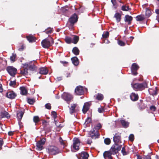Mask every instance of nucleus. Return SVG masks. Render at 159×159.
Returning <instances> with one entry per match:
<instances>
[{
    "mask_svg": "<svg viewBox=\"0 0 159 159\" xmlns=\"http://www.w3.org/2000/svg\"><path fill=\"white\" fill-rule=\"evenodd\" d=\"M121 152L123 156H125L129 154V152L126 151L125 147H122Z\"/></svg>",
    "mask_w": 159,
    "mask_h": 159,
    "instance_id": "ea45409f",
    "label": "nucleus"
},
{
    "mask_svg": "<svg viewBox=\"0 0 159 159\" xmlns=\"http://www.w3.org/2000/svg\"><path fill=\"white\" fill-rule=\"evenodd\" d=\"M27 102L30 104L33 105L34 103L35 102V100L34 98L31 99L29 98H27Z\"/></svg>",
    "mask_w": 159,
    "mask_h": 159,
    "instance_id": "e433bc0d",
    "label": "nucleus"
},
{
    "mask_svg": "<svg viewBox=\"0 0 159 159\" xmlns=\"http://www.w3.org/2000/svg\"><path fill=\"white\" fill-rule=\"evenodd\" d=\"M91 119L90 118L88 117L85 120V123L88 124L91 122Z\"/></svg>",
    "mask_w": 159,
    "mask_h": 159,
    "instance_id": "052dcab7",
    "label": "nucleus"
},
{
    "mask_svg": "<svg viewBox=\"0 0 159 159\" xmlns=\"http://www.w3.org/2000/svg\"><path fill=\"white\" fill-rule=\"evenodd\" d=\"M139 67V66L136 63H133L132 65L131 69L132 75H136L138 74L137 71Z\"/></svg>",
    "mask_w": 159,
    "mask_h": 159,
    "instance_id": "9d476101",
    "label": "nucleus"
},
{
    "mask_svg": "<svg viewBox=\"0 0 159 159\" xmlns=\"http://www.w3.org/2000/svg\"><path fill=\"white\" fill-rule=\"evenodd\" d=\"M51 114L53 116V117L54 119V121L55 122V125L57 126L58 125H57V121L55 120V119L57 118V114L56 112L55 111H52L51 112Z\"/></svg>",
    "mask_w": 159,
    "mask_h": 159,
    "instance_id": "58836bf2",
    "label": "nucleus"
},
{
    "mask_svg": "<svg viewBox=\"0 0 159 159\" xmlns=\"http://www.w3.org/2000/svg\"><path fill=\"white\" fill-rule=\"evenodd\" d=\"M77 106L76 104H74L71 105L70 107V113L72 114L73 113L75 112V108Z\"/></svg>",
    "mask_w": 159,
    "mask_h": 159,
    "instance_id": "c85d7f7f",
    "label": "nucleus"
},
{
    "mask_svg": "<svg viewBox=\"0 0 159 159\" xmlns=\"http://www.w3.org/2000/svg\"><path fill=\"white\" fill-rule=\"evenodd\" d=\"M109 32L107 31L105 32H104L103 34L102 35V37L104 39H106L108 38L109 37Z\"/></svg>",
    "mask_w": 159,
    "mask_h": 159,
    "instance_id": "37998d69",
    "label": "nucleus"
},
{
    "mask_svg": "<svg viewBox=\"0 0 159 159\" xmlns=\"http://www.w3.org/2000/svg\"><path fill=\"white\" fill-rule=\"evenodd\" d=\"M92 143V140L90 139H88L87 140V143L89 144H91Z\"/></svg>",
    "mask_w": 159,
    "mask_h": 159,
    "instance_id": "338daca9",
    "label": "nucleus"
},
{
    "mask_svg": "<svg viewBox=\"0 0 159 159\" xmlns=\"http://www.w3.org/2000/svg\"><path fill=\"white\" fill-rule=\"evenodd\" d=\"M45 31V33L47 34H49L52 33L53 32V30H52V29L50 28V29H47V30H46Z\"/></svg>",
    "mask_w": 159,
    "mask_h": 159,
    "instance_id": "4d7b16f0",
    "label": "nucleus"
},
{
    "mask_svg": "<svg viewBox=\"0 0 159 159\" xmlns=\"http://www.w3.org/2000/svg\"><path fill=\"white\" fill-rule=\"evenodd\" d=\"M104 142L106 145H109L111 143V141L109 138H106L104 139Z\"/></svg>",
    "mask_w": 159,
    "mask_h": 159,
    "instance_id": "49530a36",
    "label": "nucleus"
},
{
    "mask_svg": "<svg viewBox=\"0 0 159 159\" xmlns=\"http://www.w3.org/2000/svg\"><path fill=\"white\" fill-rule=\"evenodd\" d=\"M92 103L90 102H88L85 103L83 106L82 111L84 114H85L89 110Z\"/></svg>",
    "mask_w": 159,
    "mask_h": 159,
    "instance_id": "ddd939ff",
    "label": "nucleus"
},
{
    "mask_svg": "<svg viewBox=\"0 0 159 159\" xmlns=\"http://www.w3.org/2000/svg\"><path fill=\"white\" fill-rule=\"evenodd\" d=\"M143 159H151L150 156L147 155L144 156L143 157Z\"/></svg>",
    "mask_w": 159,
    "mask_h": 159,
    "instance_id": "69168bd1",
    "label": "nucleus"
},
{
    "mask_svg": "<svg viewBox=\"0 0 159 159\" xmlns=\"http://www.w3.org/2000/svg\"><path fill=\"white\" fill-rule=\"evenodd\" d=\"M150 109L153 111H155L156 109V108L154 106H151L150 107Z\"/></svg>",
    "mask_w": 159,
    "mask_h": 159,
    "instance_id": "e2e57ef3",
    "label": "nucleus"
},
{
    "mask_svg": "<svg viewBox=\"0 0 159 159\" xmlns=\"http://www.w3.org/2000/svg\"><path fill=\"white\" fill-rule=\"evenodd\" d=\"M24 112V111H21V110L18 111L17 112V117L19 122V123L22 118Z\"/></svg>",
    "mask_w": 159,
    "mask_h": 159,
    "instance_id": "aec40b11",
    "label": "nucleus"
},
{
    "mask_svg": "<svg viewBox=\"0 0 159 159\" xmlns=\"http://www.w3.org/2000/svg\"><path fill=\"white\" fill-rule=\"evenodd\" d=\"M102 125L100 123H98L93 128L95 130H97V132H98V130L102 128Z\"/></svg>",
    "mask_w": 159,
    "mask_h": 159,
    "instance_id": "79ce46f5",
    "label": "nucleus"
},
{
    "mask_svg": "<svg viewBox=\"0 0 159 159\" xmlns=\"http://www.w3.org/2000/svg\"><path fill=\"white\" fill-rule=\"evenodd\" d=\"M26 65L27 66V67H28L29 70L31 71H34L36 70V67L34 64H26Z\"/></svg>",
    "mask_w": 159,
    "mask_h": 159,
    "instance_id": "bb28decb",
    "label": "nucleus"
},
{
    "mask_svg": "<svg viewBox=\"0 0 159 159\" xmlns=\"http://www.w3.org/2000/svg\"><path fill=\"white\" fill-rule=\"evenodd\" d=\"M118 44L121 46H124L125 45V43L121 40L118 41Z\"/></svg>",
    "mask_w": 159,
    "mask_h": 159,
    "instance_id": "864d4df0",
    "label": "nucleus"
},
{
    "mask_svg": "<svg viewBox=\"0 0 159 159\" xmlns=\"http://www.w3.org/2000/svg\"><path fill=\"white\" fill-rule=\"evenodd\" d=\"M114 143L119 144L121 143V134L117 133L115 134L113 138Z\"/></svg>",
    "mask_w": 159,
    "mask_h": 159,
    "instance_id": "6e6552de",
    "label": "nucleus"
},
{
    "mask_svg": "<svg viewBox=\"0 0 159 159\" xmlns=\"http://www.w3.org/2000/svg\"><path fill=\"white\" fill-rule=\"evenodd\" d=\"M131 99L133 101H137L139 98V96L137 94H136L134 93H132L130 96Z\"/></svg>",
    "mask_w": 159,
    "mask_h": 159,
    "instance_id": "4be33fe9",
    "label": "nucleus"
},
{
    "mask_svg": "<svg viewBox=\"0 0 159 159\" xmlns=\"http://www.w3.org/2000/svg\"><path fill=\"white\" fill-rule=\"evenodd\" d=\"M1 114L2 116V117H6L7 118H10V116H9V113L6 111H5L3 112H1Z\"/></svg>",
    "mask_w": 159,
    "mask_h": 159,
    "instance_id": "c03bdc74",
    "label": "nucleus"
},
{
    "mask_svg": "<svg viewBox=\"0 0 159 159\" xmlns=\"http://www.w3.org/2000/svg\"><path fill=\"white\" fill-rule=\"evenodd\" d=\"M155 13L157 14L156 16V19L159 22V9H157L155 10Z\"/></svg>",
    "mask_w": 159,
    "mask_h": 159,
    "instance_id": "603ef678",
    "label": "nucleus"
},
{
    "mask_svg": "<svg viewBox=\"0 0 159 159\" xmlns=\"http://www.w3.org/2000/svg\"><path fill=\"white\" fill-rule=\"evenodd\" d=\"M65 40L67 44H70L72 43V39L70 37L66 36L65 39Z\"/></svg>",
    "mask_w": 159,
    "mask_h": 159,
    "instance_id": "c9c22d12",
    "label": "nucleus"
},
{
    "mask_svg": "<svg viewBox=\"0 0 159 159\" xmlns=\"http://www.w3.org/2000/svg\"><path fill=\"white\" fill-rule=\"evenodd\" d=\"M89 156V154L87 152H83L80 154L78 158L79 159H88Z\"/></svg>",
    "mask_w": 159,
    "mask_h": 159,
    "instance_id": "2eb2a0df",
    "label": "nucleus"
},
{
    "mask_svg": "<svg viewBox=\"0 0 159 159\" xmlns=\"http://www.w3.org/2000/svg\"><path fill=\"white\" fill-rule=\"evenodd\" d=\"M151 14V12L150 10L149 9H147L146 11L145 12V15L146 16L148 17H149Z\"/></svg>",
    "mask_w": 159,
    "mask_h": 159,
    "instance_id": "09e8293b",
    "label": "nucleus"
},
{
    "mask_svg": "<svg viewBox=\"0 0 159 159\" xmlns=\"http://www.w3.org/2000/svg\"><path fill=\"white\" fill-rule=\"evenodd\" d=\"M121 10L123 11H128L131 10V8L129 7V6L124 5L121 7Z\"/></svg>",
    "mask_w": 159,
    "mask_h": 159,
    "instance_id": "473e14b6",
    "label": "nucleus"
},
{
    "mask_svg": "<svg viewBox=\"0 0 159 159\" xmlns=\"http://www.w3.org/2000/svg\"><path fill=\"white\" fill-rule=\"evenodd\" d=\"M42 124L43 126V128L44 129L47 131L48 132H49L51 131L50 128H47V126L48 125V123L47 121L45 120H43Z\"/></svg>",
    "mask_w": 159,
    "mask_h": 159,
    "instance_id": "a878e982",
    "label": "nucleus"
},
{
    "mask_svg": "<svg viewBox=\"0 0 159 159\" xmlns=\"http://www.w3.org/2000/svg\"><path fill=\"white\" fill-rule=\"evenodd\" d=\"M75 92L77 95H81L83 94L84 91L83 87L81 86H77L75 89Z\"/></svg>",
    "mask_w": 159,
    "mask_h": 159,
    "instance_id": "4468645a",
    "label": "nucleus"
},
{
    "mask_svg": "<svg viewBox=\"0 0 159 159\" xmlns=\"http://www.w3.org/2000/svg\"><path fill=\"white\" fill-rule=\"evenodd\" d=\"M120 122L122 125L123 127L125 128L128 127V124L125 120H121Z\"/></svg>",
    "mask_w": 159,
    "mask_h": 159,
    "instance_id": "a19ab883",
    "label": "nucleus"
},
{
    "mask_svg": "<svg viewBox=\"0 0 159 159\" xmlns=\"http://www.w3.org/2000/svg\"><path fill=\"white\" fill-rule=\"evenodd\" d=\"M4 141L3 139L2 138H0V148L2 149V146L3 144Z\"/></svg>",
    "mask_w": 159,
    "mask_h": 159,
    "instance_id": "680f3d73",
    "label": "nucleus"
},
{
    "mask_svg": "<svg viewBox=\"0 0 159 159\" xmlns=\"http://www.w3.org/2000/svg\"><path fill=\"white\" fill-rule=\"evenodd\" d=\"M71 60L72 63L75 66H77L79 64V61L76 57H74L71 58Z\"/></svg>",
    "mask_w": 159,
    "mask_h": 159,
    "instance_id": "393cba45",
    "label": "nucleus"
},
{
    "mask_svg": "<svg viewBox=\"0 0 159 159\" xmlns=\"http://www.w3.org/2000/svg\"><path fill=\"white\" fill-rule=\"evenodd\" d=\"M16 85V80L13 81H11L9 83V85L11 87H14Z\"/></svg>",
    "mask_w": 159,
    "mask_h": 159,
    "instance_id": "8fccbe9b",
    "label": "nucleus"
},
{
    "mask_svg": "<svg viewBox=\"0 0 159 159\" xmlns=\"http://www.w3.org/2000/svg\"><path fill=\"white\" fill-rule=\"evenodd\" d=\"M80 141L78 138H75L73 139V148L76 150L79 149Z\"/></svg>",
    "mask_w": 159,
    "mask_h": 159,
    "instance_id": "9b49d317",
    "label": "nucleus"
},
{
    "mask_svg": "<svg viewBox=\"0 0 159 159\" xmlns=\"http://www.w3.org/2000/svg\"><path fill=\"white\" fill-rule=\"evenodd\" d=\"M13 134H14L13 132L11 131H9L8 132V134L9 136H12Z\"/></svg>",
    "mask_w": 159,
    "mask_h": 159,
    "instance_id": "774afa93",
    "label": "nucleus"
},
{
    "mask_svg": "<svg viewBox=\"0 0 159 159\" xmlns=\"http://www.w3.org/2000/svg\"><path fill=\"white\" fill-rule=\"evenodd\" d=\"M33 121L34 122L36 123L40 121L39 118L38 116H34L33 117Z\"/></svg>",
    "mask_w": 159,
    "mask_h": 159,
    "instance_id": "de8ad7c7",
    "label": "nucleus"
},
{
    "mask_svg": "<svg viewBox=\"0 0 159 159\" xmlns=\"http://www.w3.org/2000/svg\"><path fill=\"white\" fill-rule=\"evenodd\" d=\"M133 17L131 16L128 15H126L124 18L125 21L126 22H127L129 25H130L131 23Z\"/></svg>",
    "mask_w": 159,
    "mask_h": 159,
    "instance_id": "412c9836",
    "label": "nucleus"
},
{
    "mask_svg": "<svg viewBox=\"0 0 159 159\" xmlns=\"http://www.w3.org/2000/svg\"><path fill=\"white\" fill-rule=\"evenodd\" d=\"M63 98L66 101H69L72 99L71 95L68 93H64L62 95Z\"/></svg>",
    "mask_w": 159,
    "mask_h": 159,
    "instance_id": "6ab92c4d",
    "label": "nucleus"
},
{
    "mask_svg": "<svg viewBox=\"0 0 159 159\" xmlns=\"http://www.w3.org/2000/svg\"><path fill=\"white\" fill-rule=\"evenodd\" d=\"M113 153L111 150L105 151L103 153V155L105 159H113V157L112 156Z\"/></svg>",
    "mask_w": 159,
    "mask_h": 159,
    "instance_id": "f8f14e48",
    "label": "nucleus"
},
{
    "mask_svg": "<svg viewBox=\"0 0 159 159\" xmlns=\"http://www.w3.org/2000/svg\"><path fill=\"white\" fill-rule=\"evenodd\" d=\"M25 46L24 45H22L18 48V50L20 51H22L25 49Z\"/></svg>",
    "mask_w": 159,
    "mask_h": 159,
    "instance_id": "bf43d9fd",
    "label": "nucleus"
},
{
    "mask_svg": "<svg viewBox=\"0 0 159 159\" xmlns=\"http://www.w3.org/2000/svg\"><path fill=\"white\" fill-rule=\"evenodd\" d=\"M48 153L52 155H55L59 153L58 148L55 146H50L48 148Z\"/></svg>",
    "mask_w": 159,
    "mask_h": 159,
    "instance_id": "423d86ee",
    "label": "nucleus"
},
{
    "mask_svg": "<svg viewBox=\"0 0 159 159\" xmlns=\"http://www.w3.org/2000/svg\"><path fill=\"white\" fill-rule=\"evenodd\" d=\"M6 70L11 76L14 77L17 73V70L13 66H9L7 67Z\"/></svg>",
    "mask_w": 159,
    "mask_h": 159,
    "instance_id": "39448f33",
    "label": "nucleus"
},
{
    "mask_svg": "<svg viewBox=\"0 0 159 159\" xmlns=\"http://www.w3.org/2000/svg\"><path fill=\"white\" fill-rule=\"evenodd\" d=\"M129 140L131 141H133L134 139V136L133 134H130L129 137Z\"/></svg>",
    "mask_w": 159,
    "mask_h": 159,
    "instance_id": "6e6d98bb",
    "label": "nucleus"
},
{
    "mask_svg": "<svg viewBox=\"0 0 159 159\" xmlns=\"http://www.w3.org/2000/svg\"><path fill=\"white\" fill-rule=\"evenodd\" d=\"M136 20L138 21H142L145 19V17L142 15H138L136 17Z\"/></svg>",
    "mask_w": 159,
    "mask_h": 159,
    "instance_id": "4c0bfd02",
    "label": "nucleus"
},
{
    "mask_svg": "<svg viewBox=\"0 0 159 159\" xmlns=\"http://www.w3.org/2000/svg\"><path fill=\"white\" fill-rule=\"evenodd\" d=\"M39 73L41 75H45L48 72L47 68L45 67H41L39 68Z\"/></svg>",
    "mask_w": 159,
    "mask_h": 159,
    "instance_id": "a211bd4d",
    "label": "nucleus"
},
{
    "mask_svg": "<svg viewBox=\"0 0 159 159\" xmlns=\"http://www.w3.org/2000/svg\"><path fill=\"white\" fill-rule=\"evenodd\" d=\"M72 52L75 55H78L79 54L80 51L78 48L75 47L73 48Z\"/></svg>",
    "mask_w": 159,
    "mask_h": 159,
    "instance_id": "7c9ffc66",
    "label": "nucleus"
},
{
    "mask_svg": "<svg viewBox=\"0 0 159 159\" xmlns=\"http://www.w3.org/2000/svg\"><path fill=\"white\" fill-rule=\"evenodd\" d=\"M111 2L112 3L113 6L115 9H116L118 7V5L116 0H111Z\"/></svg>",
    "mask_w": 159,
    "mask_h": 159,
    "instance_id": "a18cd8bd",
    "label": "nucleus"
},
{
    "mask_svg": "<svg viewBox=\"0 0 159 159\" xmlns=\"http://www.w3.org/2000/svg\"><path fill=\"white\" fill-rule=\"evenodd\" d=\"M59 141L60 142V144L63 146V148L67 146L66 144V141L63 140L61 137H60L59 138Z\"/></svg>",
    "mask_w": 159,
    "mask_h": 159,
    "instance_id": "c756f323",
    "label": "nucleus"
},
{
    "mask_svg": "<svg viewBox=\"0 0 159 159\" xmlns=\"http://www.w3.org/2000/svg\"><path fill=\"white\" fill-rule=\"evenodd\" d=\"M54 43V40L52 37L46 38L42 40L41 42V45L44 48H48Z\"/></svg>",
    "mask_w": 159,
    "mask_h": 159,
    "instance_id": "f257e3e1",
    "label": "nucleus"
},
{
    "mask_svg": "<svg viewBox=\"0 0 159 159\" xmlns=\"http://www.w3.org/2000/svg\"><path fill=\"white\" fill-rule=\"evenodd\" d=\"M148 85L145 82L141 83H135L133 85V87L135 90L141 91L147 88Z\"/></svg>",
    "mask_w": 159,
    "mask_h": 159,
    "instance_id": "7ed1b4c3",
    "label": "nucleus"
},
{
    "mask_svg": "<svg viewBox=\"0 0 159 159\" xmlns=\"http://www.w3.org/2000/svg\"><path fill=\"white\" fill-rule=\"evenodd\" d=\"M17 96L16 94L13 91H9L7 92L6 94V96L11 99L14 98Z\"/></svg>",
    "mask_w": 159,
    "mask_h": 159,
    "instance_id": "dca6fc26",
    "label": "nucleus"
},
{
    "mask_svg": "<svg viewBox=\"0 0 159 159\" xmlns=\"http://www.w3.org/2000/svg\"><path fill=\"white\" fill-rule=\"evenodd\" d=\"M16 54H13L12 56H11L10 57V60L11 61L14 62L15 61V58L16 57Z\"/></svg>",
    "mask_w": 159,
    "mask_h": 159,
    "instance_id": "3c124183",
    "label": "nucleus"
},
{
    "mask_svg": "<svg viewBox=\"0 0 159 159\" xmlns=\"http://www.w3.org/2000/svg\"><path fill=\"white\" fill-rule=\"evenodd\" d=\"M78 16L75 13L73 14L69 19L68 25L69 28L73 29L75 23L78 21Z\"/></svg>",
    "mask_w": 159,
    "mask_h": 159,
    "instance_id": "f03ea898",
    "label": "nucleus"
},
{
    "mask_svg": "<svg viewBox=\"0 0 159 159\" xmlns=\"http://www.w3.org/2000/svg\"><path fill=\"white\" fill-rule=\"evenodd\" d=\"M28 41L30 43H33L36 41V39L35 37L33 35L30 34L26 37Z\"/></svg>",
    "mask_w": 159,
    "mask_h": 159,
    "instance_id": "f3484780",
    "label": "nucleus"
},
{
    "mask_svg": "<svg viewBox=\"0 0 159 159\" xmlns=\"http://www.w3.org/2000/svg\"><path fill=\"white\" fill-rule=\"evenodd\" d=\"M79 37L76 35H74L72 39V43L76 44L79 40Z\"/></svg>",
    "mask_w": 159,
    "mask_h": 159,
    "instance_id": "72a5a7b5",
    "label": "nucleus"
},
{
    "mask_svg": "<svg viewBox=\"0 0 159 159\" xmlns=\"http://www.w3.org/2000/svg\"><path fill=\"white\" fill-rule=\"evenodd\" d=\"M122 145L119 144L114 143L111 147L110 150L113 153V154H116L118 153L121 148Z\"/></svg>",
    "mask_w": 159,
    "mask_h": 159,
    "instance_id": "20e7f679",
    "label": "nucleus"
},
{
    "mask_svg": "<svg viewBox=\"0 0 159 159\" xmlns=\"http://www.w3.org/2000/svg\"><path fill=\"white\" fill-rule=\"evenodd\" d=\"M60 62L65 66H66V65L68 64V62L66 61H60Z\"/></svg>",
    "mask_w": 159,
    "mask_h": 159,
    "instance_id": "0e129e2a",
    "label": "nucleus"
},
{
    "mask_svg": "<svg viewBox=\"0 0 159 159\" xmlns=\"http://www.w3.org/2000/svg\"><path fill=\"white\" fill-rule=\"evenodd\" d=\"M148 91L150 94L153 96H156L157 94V90L156 87L154 89H149Z\"/></svg>",
    "mask_w": 159,
    "mask_h": 159,
    "instance_id": "5701e85b",
    "label": "nucleus"
},
{
    "mask_svg": "<svg viewBox=\"0 0 159 159\" xmlns=\"http://www.w3.org/2000/svg\"><path fill=\"white\" fill-rule=\"evenodd\" d=\"M89 134L90 135V136L93 139L98 138L100 135L97 130H95L93 128L90 131Z\"/></svg>",
    "mask_w": 159,
    "mask_h": 159,
    "instance_id": "1a4fd4ad",
    "label": "nucleus"
},
{
    "mask_svg": "<svg viewBox=\"0 0 159 159\" xmlns=\"http://www.w3.org/2000/svg\"><path fill=\"white\" fill-rule=\"evenodd\" d=\"M98 111L100 113H102L104 112V109L103 107L101 106L100 107L98 108Z\"/></svg>",
    "mask_w": 159,
    "mask_h": 159,
    "instance_id": "5fc2aeb1",
    "label": "nucleus"
},
{
    "mask_svg": "<svg viewBox=\"0 0 159 159\" xmlns=\"http://www.w3.org/2000/svg\"><path fill=\"white\" fill-rule=\"evenodd\" d=\"M46 141L45 138L41 139L36 143L37 148L39 150H41L43 149V145L45 144Z\"/></svg>",
    "mask_w": 159,
    "mask_h": 159,
    "instance_id": "0eeeda50",
    "label": "nucleus"
},
{
    "mask_svg": "<svg viewBox=\"0 0 159 159\" xmlns=\"http://www.w3.org/2000/svg\"><path fill=\"white\" fill-rule=\"evenodd\" d=\"M20 94L23 95H26L28 93V90L24 86L20 87Z\"/></svg>",
    "mask_w": 159,
    "mask_h": 159,
    "instance_id": "b1692460",
    "label": "nucleus"
},
{
    "mask_svg": "<svg viewBox=\"0 0 159 159\" xmlns=\"http://www.w3.org/2000/svg\"><path fill=\"white\" fill-rule=\"evenodd\" d=\"M104 98L103 94L100 93H98L96 96V99L99 101L102 100Z\"/></svg>",
    "mask_w": 159,
    "mask_h": 159,
    "instance_id": "f704fd0d",
    "label": "nucleus"
},
{
    "mask_svg": "<svg viewBox=\"0 0 159 159\" xmlns=\"http://www.w3.org/2000/svg\"><path fill=\"white\" fill-rule=\"evenodd\" d=\"M114 17L116 18V20L117 22H120L121 19V15L118 12L116 13Z\"/></svg>",
    "mask_w": 159,
    "mask_h": 159,
    "instance_id": "cd10ccee",
    "label": "nucleus"
},
{
    "mask_svg": "<svg viewBox=\"0 0 159 159\" xmlns=\"http://www.w3.org/2000/svg\"><path fill=\"white\" fill-rule=\"evenodd\" d=\"M20 74L23 76H26L28 74V69L24 68L20 70Z\"/></svg>",
    "mask_w": 159,
    "mask_h": 159,
    "instance_id": "2f4dec72",
    "label": "nucleus"
},
{
    "mask_svg": "<svg viewBox=\"0 0 159 159\" xmlns=\"http://www.w3.org/2000/svg\"><path fill=\"white\" fill-rule=\"evenodd\" d=\"M45 108L48 109L50 110L51 108V104L49 103H47L45 105Z\"/></svg>",
    "mask_w": 159,
    "mask_h": 159,
    "instance_id": "13d9d810",
    "label": "nucleus"
}]
</instances>
